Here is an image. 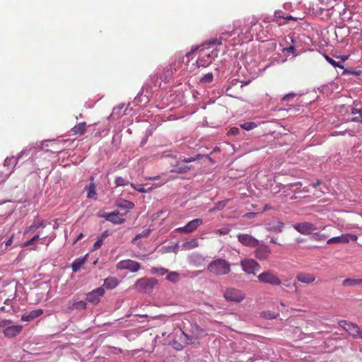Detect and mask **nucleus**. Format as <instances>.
<instances>
[{
  "mask_svg": "<svg viewBox=\"0 0 362 362\" xmlns=\"http://www.w3.org/2000/svg\"><path fill=\"white\" fill-rule=\"evenodd\" d=\"M207 269L214 275H226L230 272V264L224 259L218 258L211 261Z\"/></svg>",
  "mask_w": 362,
  "mask_h": 362,
  "instance_id": "nucleus-1",
  "label": "nucleus"
},
{
  "mask_svg": "<svg viewBox=\"0 0 362 362\" xmlns=\"http://www.w3.org/2000/svg\"><path fill=\"white\" fill-rule=\"evenodd\" d=\"M259 282L277 286L281 284V281L274 270H265L257 276Z\"/></svg>",
  "mask_w": 362,
  "mask_h": 362,
  "instance_id": "nucleus-2",
  "label": "nucleus"
},
{
  "mask_svg": "<svg viewBox=\"0 0 362 362\" xmlns=\"http://www.w3.org/2000/svg\"><path fill=\"white\" fill-rule=\"evenodd\" d=\"M158 284L155 278H141L138 279L135 284V288L141 293H150L153 292L154 287Z\"/></svg>",
  "mask_w": 362,
  "mask_h": 362,
  "instance_id": "nucleus-3",
  "label": "nucleus"
},
{
  "mask_svg": "<svg viewBox=\"0 0 362 362\" xmlns=\"http://www.w3.org/2000/svg\"><path fill=\"white\" fill-rule=\"evenodd\" d=\"M223 296L225 299L228 302L233 301L240 303L243 301L245 298V294L242 291L234 288H227Z\"/></svg>",
  "mask_w": 362,
  "mask_h": 362,
  "instance_id": "nucleus-4",
  "label": "nucleus"
},
{
  "mask_svg": "<svg viewBox=\"0 0 362 362\" xmlns=\"http://www.w3.org/2000/svg\"><path fill=\"white\" fill-rule=\"evenodd\" d=\"M119 270H129L131 272H136L141 269V264L138 262L127 259L119 261L116 266Z\"/></svg>",
  "mask_w": 362,
  "mask_h": 362,
  "instance_id": "nucleus-5",
  "label": "nucleus"
},
{
  "mask_svg": "<svg viewBox=\"0 0 362 362\" xmlns=\"http://www.w3.org/2000/svg\"><path fill=\"white\" fill-rule=\"evenodd\" d=\"M243 270L247 274H255L260 269V264L253 259H244L240 262Z\"/></svg>",
  "mask_w": 362,
  "mask_h": 362,
  "instance_id": "nucleus-6",
  "label": "nucleus"
},
{
  "mask_svg": "<svg viewBox=\"0 0 362 362\" xmlns=\"http://www.w3.org/2000/svg\"><path fill=\"white\" fill-rule=\"evenodd\" d=\"M339 325L354 338H359L361 336L362 332L356 324L346 320H341L339 322Z\"/></svg>",
  "mask_w": 362,
  "mask_h": 362,
  "instance_id": "nucleus-7",
  "label": "nucleus"
},
{
  "mask_svg": "<svg viewBox=\"0 0 362 362\" xmlns=\"http://www.w3.org/2000/svg\"><path fill=\"white\" fill-rule=\"evenodd\" d=\"M256 249L254 251L255 257L260 261L267 260L269 259L272 250L269 247L264 244H259L255 247Z\"/></svg>",
  "mask_w": 362,
  "mask_h": 362,
  "instance_id": "nucleus-8",
  "label": "nucleus"
},
{
  "mask_svg": "<svg viewBox=\"0 0 362 362\" xmlns=\"http://www.w3.org/2000/svg\"><path fill=\"white\" fill-rule=\"evenodd\" d=\"M104 294L105 289L102 287H98L86 294V301L93 305H97Z\"/></svg>",
  "mask_w": 362,
  "mask_h": 362,
  "instance_id": "nucleus-9",
  "label": "nucleus"
},
{
  "mask_svg": "<svg viewBox=\"0 0 362 362\" xmlns=\"http://www.w3.org/2000/svg\"><path fill=\"white\" fill-rule=\"evenodd\" d=\"M238 241L244 246L255 247L258 246L259 241L249 234L240 233L237 235Z\"/></svg>",
  "mask_w": 362,
  "mask_h": 362,
  "instance_id": "nucleus-10",
  "label": "nucleus"
},
{
  "mask_svg": "<svg viewBox=\"0 0 362 362\" xmlns=\"http://www.w3.org/2000/svg\"><path fill=\"white\" fill-rule=\"evenodd\" d=\"M293 228L302 235H310L317 230V227L310 222L296 223Z\"/></svg>",
  "mask_w": 362,
  "mask_h": 362,
  "instance_id": "nucleus-11",
  "label": "nucleus"
},
{
  "mask_svg": "<svg viewBox=\"0 0 362 362\" xmlns=\"http://www.w3.org/2000/svg\"><path fill=\"white\" fill-rule=\"evenodd\" d=\"M203 223L202 218H195L188 222L185 226L177 228V230L184 233H190Z\"/></svg>",
  "mask_w": 362,
  "mask_h": 362,
  "instance_id": "nucleus-12",
  "label": "nucleus"
},
{
  "mask_svg": "<svg viewBox=\"0 0 362 362\" xmlns=\"http://www.w3.org/2000/svg\"><path fill=\"white\" fill-rule=\"evenodd\" d=\"M357 236L355 235H351L349 233L342 234L340 236H336L329 238L327 241V244H339V243H349L350 240H356Z\"/></svg>",
  "mask_w": 362,
  "mask_h": 362,
  "instance_id": "nucleus-13",
  "label": "nucleus"
},
{
  "mask_svg": "<svg viewBox=\"0 0 362 362\" xmlns=\"http://www.w3.org/2000/svg\"><path fill=\"white\" fill-rule=\"evenodd\" d=\"M23 329L21 325H8L6 329H3V333L6 337L13 338L18 335Z\"/></svg>",
  "mask_w": 362,
  "mask_h": 362,
  "instance_id": "nucleus-14",
  "label": "nucleus"
},
{
  "mask_svg": "<svg viewBox=\"0 0 362 362\" xmlns=\"http://www.w3.org/2000/svg\"><path fill=\"white\" fill-rule=\"evenodd\" d=\"M87 308V302L85 300H73L69 301L67 304L66 310L69 312H71L72 310H83L86 309Z\"/></svg>",
  "mask_w": 362,
  "mask_h": 362,
  "instance_id": "nucleus-15",
  "label": "nucleus"
},
{
  "mask_svg": "<svg viewBox=\"0 0 362 362\" xmlns=\"http://www.w3.org/2000/svg\"><path fill=\"white\" fill-rule=\"evenodd\" d=\"M106 221L114 224H122L125 222V219L119 217V212H111L102 216Z\"/></svg>",
  "mask_w": 362,
  "mask_h": 362,
  "instance_id": "nucleus-16",
  "label": "nucleus"
},
{
  "mask_svg": "<svg viewBox=\"0 0 362 362\" xmlns=\"http://www.w3.org/2000/svg\"><path fill=\"white\" fill-rule=\"evenodd\" d=\"M296 279L301 283L309 284L315 281V276L310 273L299 272L296 275Z\"/></svg>",
  "mask_w": 362,
  "mask_h": 362,
  "instance_id": "nucleus-17",
  "label": "nucleus"
},
{
  "mask_svg": "<svg viewBox=\"0 0 362 362\" xmlns=\"http://www.w3.org/2000/svg\"><path fill=\"white\" fill-rule=\"evenodd\" d=\"M192 168V165H184L183 162L178 161L173 168L170 170V172L175 173H185Z\"/></svg>",
  "mask_w": 362,
  "mask_h": 362,
  "instance_id": "nucleus-18",
  "label": "nucleus"
},
{
  "mask_svg": "<svg viewBox=\"0 0 362 362\" xmlns=\"http://www.w3.org/2000/svg\"><path fill=\"white\" fill-rule=\"evenodd\" d=\"M43 313L42 310L38 309V310H34L30 311L28 313H26L25 315H23L21 316V320L24 322H30L35 318L40 316Z\"/></svg>",
  "mask_w": 362,
  "mask_h": 362,
  "instance_id": "nucleus-19",
  "label": "nucleus"
},
{
  "mask_svg": "<svg viewBox=\"0 0 362 362\" xmlns=\"http://www.w3.org/2000/svg\"><path fill=\"white\" fill-rule=\"evenodd\" d=\"M86 257L87 255H85L83 257L77 258L71 264V269L74 272H77L81 269L82 266L86 262Z\"/></svg>",
  "mask_w": 362,
  "mask_h": 362,
  "instance_id": "nucleus-20",
  "label": "nucleus"
},
{
  "mask_svg": "<svg viewBox=\"0 0 362 362\" xmlns=\"http://www.w3.org/2000/svg\"><path fill=\"white\" fill-rule=\"evenodd\" d=\"M124 103H121V104L118 105L117 107H115L113 108V110L112 112L110 117L113 119H118L119 118H120L122 115H124V112H125V111L122 112V110L124 108Z\"/></svg>",
  "mask_w": 362,
  "mask_h": 362,
  "instance_id": "nucleus-21",
  "label": "nucleus"
},
{
  "mask_svg": "<svg viewBox=\"0 0 362 362\" xmlns=\"http://www.w3.org/2000/svg\"><path fill=\"white\" fill-rule=\"evenodd\" d=\"M342 286L344 287L356 286H362V279L347 278L343 281Z\"/></svg>",
  "mask_w": 362,
  "mask_h": 362,
  "instance_id": "nucleus-22",
  "label": "nucleus"
},
{
  "mask_svg": "<svg viewBox=\"0 0 362 362\" xmlns=\"http://www.w3.org/2000/svg\"><path fill=\"white\" fill-rule=\"evenodd\" d=\"M172 74L171 69L167 67L166 69H163L162 70L159 69L157 72V77H160L162 81H168L169 78Z\"/></svg>",
  "mask_w": 362,
  "mask_h": 362,
  "instance_id": "nucleus-23",
  "label": "nucleus"
},
{
  "mask_svg": "<svg viewBox=\"0 0 362 362\" xmlns=\"http://www.w3.org/2000/svg\"><path fill=\"white\" fill-rule=\"evenodd\" d=\"M118 284L119 281L117 278L110 276L105 279L103 286L107 289H113L118 285Z\"/></svg>",
  "mask_w": 362,
  "mask_h": 362,
  "instance_id": "nucleus-24",
  "label": "nucleus"
},
{
  "mask_svg": "<svg viewBox=\"0 0 362 362\" xmlns=\"http://www.w3.org/2000/svg\"><path fill=\"white\" fill-rule=\"evenodd\" d=\"M86 123L85 122H80L71 128V132L74 134L82 135L86 132Z\"/></svg>",
  "mask_w": 362,
  "mask_h": 362,
  "instance_id": "nucleus-25",
  "label": "nucleus"
},
{
  "mask_svg": "<svg viewBox=\"0 0 362 362\" xmlns=\"http://www.w3.org/2000/svg\"><path fill=\"white\" fill-rule=\"evenodd\" d=\"M269 230L276 233H281L283 230L284 223L281 221H275L268 224Z\"/></svg>",
  "mask_w": 362,
  "mask_h": 362,
  "instance_id": "nucleus-26",
  "label": "nucleus"
},
{
  "mask_svg": "<svg viewBox=\"0 0 362 362\" xmlns=\"http://www.w3.org/2000/svg\"><path fill=\"white\" fill-rule=\"evenodd\" d=\"M349 33V30L344 27H338L336 28L334 34L336 36V39L338 41H343L344 37L342 35H347Z\"/></svg>",
  "mask_w": 362,
  "mask_h": 362,
  "instance_id": "nucleus-27",
  "label": "nucleus"
},
{
  "mask_svg": "<svg viewBox=\"0 0 362 362\" xmlns=\"http://www.w3.org/2000/svg\"><path fill=\"white\" fill-rule=\"evenodd\" d=\"M166 279L173 284L177 283L179 281L180 274L177 272H169L167 273Z\"/></svg>",
  "mask_w": 362,
  "mask_h": 362,
  "instance_id": "nucleus-28",
  "label": "nucleus"
},
{
  "mask_svg": "<svg viewBox=\"0 0 362 362\" xmlns=\"http://www.w3.org/2000/svg\"><path fill=\"white\" fill-rule=\"evenodd\" d=\"M199 243L197 239H192L189 241L185 242L182 245V247L185 250H191L198 247Z\"/></svg>",
  "mask_w": 362,
  "mask_h": 362,
  "instance_id": "nucleus-29",
  "label": "nucleus"
},
{
  "mask_svg": "<svg viewBox=\"0 0 362 362\" xmlns=\"http://www.w3.org/2000/svg\"><path fill=\"white\" fill-rule=\"evenodd\" d=\"M168 272V269L164 267H152L151 269V273L152 274H157L159 276H163Z\"/></svg>",
  "mask_w": 362,
  "mask_h": 362,
  "instance_id": "nucleus-30",
  "label": "nucleus"
},
{
  "mask_svg": "<svg viewBox=\"0 0 362 362\" xmlns=\"http://www.w3.org/2000/svg\"><path fill=\"white\" fill-rule=\"evenodd\" d=\"M17 165L16 159L15 156L8 157L5 159L4 165V167L10 168L12 166L11 169L13 170L14 167Z\"/></svg>",
  "mask_w": 362,
  "mask_h": 362,
  "instance_id": "nucleus-31",
  "label": "nucleus"
},
{
  "mask_svg": "<svg viewBox=\"0 0 362 362\" xmlns=\"http://www.w3.org/2000/svg\"><path fill=\"white\" fill-rule=\"evenodd\" d=\"M115 184L116 187H121V186L124 187V186L130 185L131 183L127 179H124L120 176H117L115 180Z\"/></svg>",
  "mask_w": 362,
  "mask_h": 362,
  "instance_id": "nucleus-32",
  "label": "nucleus"
},
{
  "mask_svg": "<svg viewBox=\"0 0 362 362\" xmlns=\"http://www.w3.org/2000/svg\"><path fill=\"white\" fill-rule=\"evenodd\" d=\"M37 229H38V226L37 225V221L35 220L30 226L25 228V229L24 230V233H23V235H26L28 234L33 233Z\"/></svg>",
  "mask_w": 362,
  "mask_h": 362,
  "instance_id": "nucleus-33",
  "label": "nucleus"
},
{
  "mask_svg": "<svg viewBox=\"0 0 362 362\" xmlns=\"http://www.w3.org/2000/svg\"><path fill=\"white\" fill-rule=\"evenodd\" d=\"M210 58H211V55L209 54H208L206 56H204L202 57V59H199L197 61L199 66H205L209 64L210 63H211L212 59Z\"/></svg>",
  "mask_w": 362,
  "mask_h": 362,
  "instance_id": "nucleus-34",
  "label": "nucleus"
},
{
  "mask_svg": "<svg viewBox=\"0 0 362 362\" xmlns=\"http://www.w3.org/2000/svg\"><path fill=\"white\" fill-rule=\"evenodd\" d=\"M241 129L250 131L257 127V124L254 122H247L240 124Z\"/></svg>",
  "mask_w": 362,
  "mask_h": 362,
  "instance_id": "nucleus-35",
  "label": "nucleus"
},
{
  "mask_svg": "<svg viewBox=\"0 0 362 362\" xmlns=\"http://www.w3.org/2000/svg\"><path fill=\"white\" fill-rule=\"evenodd\" d=\"M119 207L127 209H132L134 207V204L130 201L127 200H122L120 203L118 204Z\"/></svg>",
  "mask_w": 362,
  "mask_h": 362,
  "instance_id": "nucleus-36",
  "label": "nucleus"
},
{
  "mask_svg": "<svg viewBox=\"0 0 362 362\" xmlns=\"http://www.w3.org/2000/svg\"><path fill=\"white\" fill-rule=\"evenodd\" d=\"M87 191H88L87 197L88 198L95 197L96 196L95 184L90 183L87 187Z\"/></svg>",
  "mask_w": 362,
  "mask_h": 362,
  "instance_id": "nucleus-37",
  "label": "nucleus"
},
{
  "mask_svg": "<svg viewBox=\"0 0 362 362\" xmlns=\"http://www.w3.org/2000/svg\"><path fill=\"white\" fill-rule=\"evenodd\" d=\"M130 186L135 190L139 192H142V193H146V192H149L151 190V187H148V189H145L143 185H136L134 183H131L130 184Z\"/></svg>",
  "mask_w": 362,
  "mask_h": 362,
  "instance_id": "nucleus-38",
  "label": "nucleus"
},
{
  "mask_svg": "<svg viewBox=\"0 0 362 362\" xmlns=\"http://www.w3.org/2000/svg\"><path fill=\"white\" fill-rule=\"evenodd\" d=\"M214 75L212 73H208L205 75H204L200 78V82L203 83H211L213 81Z\"/></svg>",
  "mask_w": 362,
  "mask_h": 362,
  "instance_id": "nucleus-39",
  "label": "nucleus"
},
{
  "mask_svg": "<svg viewBox=\"0 0 362 362\" xmlns=\"http://www.w3.org/2000/svg\"><path fill=\"white\" fill-rule=\"evenodd\" d=\"M325 57L326 60L330 64H332L334 67H339V68H341V69L344 68V66L341 63L337 62L335 60H334L332 58L329 57V56L325 55Z\"/></svg>",
  "mask_w": 362,
  "mask_h": 362,
  "instance_id": "nucleus-40",
  "label": "nucleus"
},
{
  "mask_svg": "<svg viewBox=\"0 0 362 362\" xmlns=\"http://www.w3.org/2000/svg\"><path fill=\"white\" fill-rule=\"evenodd\" d=\"M183 336L185 337L184 341L187 344H193L195 343L197 338H195L194 336H191L187 334L183 333Z\"/></svg>",
  "mask_w": 362,
  "mask_h": 362,
  "instance_id": "nucleus-41",
  "label": "nucleus"
},
{
  "mask_svg": "<svg viewBox=\"0 0 362 362\" xmlns=\"http://www.w3.org/2000/svg\"><path fill=\"white\" fill-rule=\"evenodd\" d=\"M312 238L315 240L321 241L326 240L327 238V235L320 233H315L312 235Z\"/></svg>",
  "mask_w": 362,
  "mask_h": 362,
  "instance_id": "nucleus-42",
  "label": "nucleus"
},
{
  "mask_svg": "<svg viewBox=\"0 0 362 362\" xmlns=\"http://www.w3.org/2000/svg\"><path fill=\"white\" fill-rule=\"evenodd\" d=\"M39 239H40V236H39V235H38V234L35 235L32 238H30V240H27V241L24 242V243H23V245L24 247L30 246V245H31L34 244V243H35V242L36 240H39Z\"/></svg>",
  "mask_w": 362,
  "mask_h": 362,
  "instance_id": "nucleus-43",
  "label": "nucleus"
},
{
  "mask_svg": "<svg viewBox=\"0 0 362 362\" xmlns=\"http://www.w3.org/2000/svg\"><path fill=\"white\" fill-rule=\"evenodd\" d=\"M12 321L11 320H0V332H3V329H6V327L8 325H11Z\"/></svg>",
  "mask_w": 362,
  "mask_h": 362,
  "instance_id": "nucleus-44",
  "label": "nucleus"
},
{
  "mask_svg": "<svg viewBox=\"0 0 362 362\" xmlns=\"http://www.w3.org/2000/svg\"><path fill=\"white\" fill-rule=\"evenodd\" d=\"M230 231V228L228 226H224L215 230L216 234L226 235Z\"/></svg>",
  "mask_w": 362,
  "mask_h": 362,
  "instance_id": "nucleus-45",
  "label": "nucleus"
},
{
  "mask_svg": "<svg viewBox=\"0 0 362 362\" xmlns=\"http://www.w3.org/2000/svg\"><path fill=\"white\" fill-rule=\"evenodd\" d=\"M103 243V238L98 239L95 242V243H94V245L93 246L92 250L95 251V250H98L102 246Z\"/></svg>",
  "mask_w": 362,
  "mask_h": 362,
  "instance_id": "nucleus-46",
  "label": "nucleus"
},
{
  "mask_svg": "<svg viewBox=\"0 0 362 362\" xmlns=\"http://www.w3.org/2000/svg\"><path fill=\"white\" fill-rule=\"evenodd\" d=\"M296 95L294 93H289L282 97L281 101H290L293 100L296 97Z\"/></svg>",
  "mask_w": 362,
  "mask_h": 362,
  "instance_id": "nucleus-47",
  "label": "nucleus"
},
{
  "mask_svg": "<svg viewBox=\"0 0 362 362\" xmlns=\"http://www.w3.org/2000/svg\"><path fill=\"white\" fill-rule=\"evenodd\" d=\"M30 149L25 148L22 150L16 156H15V158L16 159V163H18V160L25 155L28 154V152Z\"/></svg>",
  "mask_w": 362,
  "mask_h": 362,
  "instance_id": "nucleus-48",
  "label": "nucleus"
},
{
  "mask_svg": "<svg viewBox=\"0 0 362 362\" xmlns=\"http://www.w3.org/2000/svg\"><path fill=\"white\" fill-rule=\"evenodd\" d=\"M149 233H150V230L143 231L141 233L136 235V237L134 238L133 241H136V240H138L141 238H144V237L148 236L149 235Z\"/></svg>",
  "mask_w": 362,
  "mask_h": 362,
  "instance_id": "nucleus-49",
  "label": "nucleus"
},
{
  "mask_svg": "<svg viewBox=\"0 0 362 362\" xmlns=\"http://www.w3.org/2000/svg\"><path fill=\"white\" fill-rule=\"evenodd\" d=\"M223 37L222 36H220L218 38H215L211 41H209V44L211 45H220L222 44V41H223Z\"/></svg>",
  "mask_w": 362,
  "mask_h": 362,
  "instance_id": "nucleus-50",
  "label": "nucleus"
},
{
  "mask_svg": "<svg viewBox=\"0 0 362 362\" xmlns=\"http://www.w3.org/2000/svg\"><path fill=\"white\" fill-rule=\"evenodd\" d=\"M284 51H286L288 52H291L292 54H293L295 56H297L298 54L296 52V49L294 46L293 45H291L289 47H285L284 49Z\"/></svg>",
  "mask_w": 362,
  "mask_h": 362,
  "instance_id": "nucleus-51",
  "label": "nucleus"
},
{
  "mask_svg": "<svg viewBox=\"0 0 362 362\" xmlns=\"http://www.w3.org/2000/svg\"><path fill=\"white\" fill-rule=\"evenodd\" d=\"M37 225L38 226V228H44L47 226V223L46 221L45 220H42V219H37Z\"/></svg>",
  "mask_w": 362,
  "mask_h": 362,
  "instance_id": "nucleus-52",
  "label": "nucleus"
},
{
  "mask_svg": "<svg viewBox=\"0 0 362 362\" xmlns=\"http://www.w3.org/2000/svg\"><path fill=\"white\" fill-rule=\"evenodd\" d=\"M352 122L362 124V108H361V112L359 116L354 117L351 119Z\"/></svg>",
  "mask_w": 362,
  "mask_h": 362,
  "instance_id": "nucleus-53",
  "label": "nucleus"
},
{
  "mask_svg": "<svg viewBox=\"0 0 362 362\" xmlns=\"http://www.w3.org/2000/svg\"><path fill=\"white\" fill-rule=\"evenodd\" d=\"M238 133H239V128L236 127H232L228 132V134H230V135H237V134H238Z\"/></svg>",
  "mask_w": 362,
  "mask_h": 362,
  "instance_id": "nucleus-54",
  "label": "nucleus"
},
{
  "mask_svg": "<svg viewBox=\"0 0 362 362\" xmlns=\"http://www.w3.org/2000/svg\"><path fill=\"white\" fill-rule=\"evenodd\" d=\"M195 160H196V158H194V156H191V157H188V158H185L183 160H182V162L188 163H191V162H193Z\"/></svg>",
  "mask_w": 362,
  "mask_h": 362,
  "instance_id": "nucleus-55",
  "label": "nucleus"
},
{
  "mask_svg": "<svg viewBox=\"0 0 362 362\" xmlns=\"http://www.w3.org/2000/svg\"><path fill=\"white\" fill-rule=\"evenodd\" d=\"M224 206H225V203L223 202H219L216 204V209L220 210V209H223Z\"/></svg>",
  "mask_w": 362,
  "mask_h": 362,
  "instance_id": "nucleus-56",
  "label": "nucleus"
},
{
  "mask_svg": "<svg viewBox=\"0 0 362 362\" xmlns=\"http://www.w3.org/2000/svg\"><path fill=\"white\" fill-rule=\"evenodd\" d=\"M360 112H361V109H357V108H355V107H352L351 108V113L352 115H356V114L360 115Z\"/></svg>",
  "mask_w": 362,
  "mask_h": 362,
  "instance_id": "nucleus-57",
  "label": "nucleus"
},
{
  "mask_svg": "<svg viewBox=\"0 0 362 362\" xmlns=\"http://www.w3.org/2000/svg\"><path fill=\"white\" fill-rule=\"evenodd\" d=\"M322 183V180H317L316 182H313L310 184V185L313 187H317V186H319L320 184Z\"/></svg>",
  "mask_w": 362,
  "mask_h": 362,
  "instance_id": "nucleus-58",
  "label": "nucleus"
},
{
  "mask_svg": "<svg viewBox=\"0 0 362 362\" xmlns=\"http://www.w3.org/2000/svg\"><path fill=\"white\" fill-rule=\"evenodd\" d=\"M232 35H233V33L228 32V31H225V32H222L221 33V36H222V37H223V36L230 37V36H232Z\"/></svg>",
  "mask_w": 362,
  "mask_h": 362,
  "instance_id": "nucleus-59",
  "label": "nucleus"
},
{
  "mask_svg": "<svg viewBox=\"0 0 362 362\" xmlns=\"http://www.w3.org/2000/svg\"><path fill=\"white\" fill-rule=\"evenodd\" d=\"M281 11H276L274 12V16L276 18H283L284 16H281Z\"/></svg>",
  "mask_w": 362,
  "mask_h": 362,
  "instance_id": "nucleus-60",
  "label": "nucleus"
},
{
  "mask_svg": "<svg viewBox=\"0 0 362 362\" xmlns=\"http://www.w3.org/2000/svg\"><path fill=\"white\" fill-rule=\"evenodd\" d=\"M176 344V346H175V349H177V350H182L183 349V346L179 344V343H175Z\"/></svg>",
  "mask_w": 362,
  "mask_h": 362,
  "instance_id": "nucleus-61",
  "label": "nucleus"
},
{
  "mask_svg": "<svg viewBox=\"0 0 362 362\" xmlns=\"http://www.w3.org/2000/svg\"><path fill=\"white\" fill-rule=\"evenodd\" d=\"M204 156H205L202 155V154H197V156H194V158H196V160H198L202 159Z\"/></svg>",
  "mask_w": 362,
  "mask_h": 362,
  "instance_id": "nucleus-62",
  "label": "nucleus"
},
{
  "mask_svg": "<svg viewBox=\"0 0 362 362\" xmlns=\"http://www.w3.org/2000/svg\"><path fill=\"white\" fill-rule=\"evenodd\" d=\"M206 158L212 163H214V160H213V158L209 156V155H206Z\"/></svg>",
  "mask_w": 362,
  "mask_h": 362,
  "instance_id": "nucleus-63",
  "label": "nucleus"
},
{
  "mask_svg": "<svg viewBox=\"0 0 362 362\" xmlns=\"http://www.w3.org/2000/svg\"><path fill=\"white\" fill-rule=\"evenodd\" d=\"M83 233H80L76 239V240L75 241V243L81 239H82L83 238Z\"/></svg>",
  "mask_w": 362,
  "mask_h": 362,
  "instance_id": "nucleus-64",
  "label": "nucleus"
}]
</instances>
